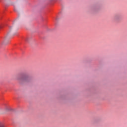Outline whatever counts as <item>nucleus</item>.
Segmentation results:
<instances>
[{"label": "nucleus", "mask_w": 127, "mask_h": 127, "mask_svg": "<svg viewBox=\"0 0 127 127\" xmlns=\"http://www.w3.org/2000/svg\"><path fill=\"white\" fill-rule=\"evenodd\" d=\"M12 31H13V27L11 26L9 27V31L8 32L6 36L4 37L3 40L2 42V44H6L5 42L7 41V39H8V38H9V33H10V32H12Z\"/></svg>", "instance_id": "nucleus-1"}, {"label": "nucleus", "mask_w": 127, "mask_h": 127, "mask_svg": "<svg viewBox=\"0 0 127 127\" xmlns=\"http://www.w3.org/2000/svg\"><path fill=\"white\" fill-rule=\"evenodd\" d=\"M114 19L116 20V21H120V20L122 19V16L120 14L116 15L114 16Z\"/></svg>", "instance_id": "nucleus-2"}, {"label": "nucleus", "mask_w": 127, "mask_h": 127, "mask_svg": "<svg viewBox=\"0 0 127 127\" xmlns=\"http://www.w3.org/2000/svg\"><path fill=\"white\" fill-rule=\"evenodd\" d=\"M24 78L25 77L22 74H19L17 77V80H19L20 81L24 80Z\"/></svg>", "instance_id": "nucleus-3"}, {"label": "nucleus", "mask_w": 127, "mask_h": 127, "mask_svg": "<svg viewBox=\"0 0 127 127\" xmlns=\"http://www.w3.org/2000/svg\"><path fill=\"white\" fill-rule=\"evenodd\" d=\"M0 127H5V126L2 122H0Z\"/></svg>", "instance_id": "nucleus-4"}, {"label": "nucleus", "mask_w": 127, "mask_h": 127, "mask_svg": "<svg viewBox=\"0 0 127 127\" xmlns=\"http://www.w3.org/2000/svg\"><path fill=\"white\" fill-rule=\"evenodd\" d=\"M6 111H8V108H6Z\"/></svg>", "instance_id": "nucleus-5"}, {"label": "nucleus", "mask_w": 127, "mask_h": 127, "mask_svg": "<svg viewBox=\"0 0 127 127\" xmlns=\"http://www.w3.org/2000/svg\"><path fill=\"white\" fill-rule=\"evenodd\" d=\"M1 28V27L0 26V28Z\"/></svg>", "instance_id": "nucleus-6"}]
</instances>
